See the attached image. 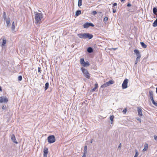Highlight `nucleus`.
Returning <instances> with one entry per match:
<instances>
[{
    "label": "nucleus",
    "mask_w": 157,
    "mask_h": 157,
    "mask_svg": "<svg viewBox=\"0 0 157 157\" xmlns=\"http://www.w3.org/2000/svg\"><path fill=\"white\" fill-rule=\"evenodd\" d=\"M35 21L36 24H40L41 22V20L43 18V15L42 13H39L37 12H35Z\"/></svg>",
    "instance_id": "nucleus-1"
},
{
    "label": "nucleus",
    "mask_w": 157,
    "mask_h": 157,
    "mask_svg": "<svg viewBox=\"0 0 157 157\" xmlns=\"http://www.w3.org/2000/svg\"><path fill=\"white\" fill-rule=\"evenodd\" d=\"M78 36L81 38H88L89 39H91L93 37V36L92 34L87 33L78 34Z\"/></svg>",
    "instance_id": "nucleus-2"
},
{
    "label": "nucleus",
    "mask_w": 157,
    "mask_h": 157,
    "mask_svg": "<svg viewBox=\"0 0 157 157\" xmlns=\"http://www.w3.org/2000/svg\"><path fill=\"white\" fill-rule=\"evenodd\" d=\"M81 69L82 72L84 75V76L88 78H89L90 76V74L88 72V71L83 67H82Z\"/></svg>",
    "instance_id": "nucleus-3"
},
{
    "label": "nucleus",
    "mask_w": 157,
    "mask_h": 157,
    "mask_svg": "<svg viewBox=\"0 0 157 157\" xmlns=\"http://www.w3.org/2000/svg\"><path fill=\"white\" fill-rule=\"evenodd\" d=\"M48 142L49 143L51 144L54 143L56 141L55 136L53 135H50L48 137Z\"/></svg>",
    "instance_id": "nucleus-4"
},
{
    "label": "nucleus",
    "mask_w": 157,
    "mask_h": 157,
    "mask_svg": "<svg viewBox=\"0 0 157 157\" xmlns=\"http://www.w3.org/2000/svg\"><path fill=\"white\" fill-rule=\"evenodd\" d=\"M128 80L125 78L123 81L122 85V88L123 89H126L127 87V85L128 82Z\"/></svg>",
    "instance_id": "nucleus-5"
},
{
    "label": "nucleus",
    "mask_w": 157,
    "mask_h": 157,
    "mask_svg": "<svg viewBox=\"0 0 157 157\" xmlns=\"http://www.w3.org/2000/svg\"><path fill=\"white\" fill-rule=\"evenodd\" d=\"M8 101V100L6 97H4L3 96L0 97V103H7Z\"/></svg>",
    "instance_id": "nucleus-6"
},
{
    "label": "nucleus",
    "mask_w": 157,
    "mask_h": 157,
    "mask_svg": "<svg viewBox=\"0 0 157 157\" xmlns=\"http://www.w3.org/2000/svg\"><path fill=\"white\" fill-rule=\"evenodd\" d=\"M94 27V25L91 23H86L84 24L83 27L84 28H87L90 26Z\"/></svg>",
    "instance_id": "nucleus-7"
},
{
    "label": "nucleus",
    "mask_w": 157,
    "mask_h": 157,
    "mask_svg": "<svg viewBox=\"0 0 157 157\" xmlns=\"http://www.w3.org/2000/svg\"><path fill=\"white\" fill-rule=\"evenodd\" d=\"M48 149L46 147H44V157H47V154L48 153Z\"/></svg>",
    "instance_id": "nucleus-8"
},
{
    "label": "nucleus",
    "mask_w": 157,
    "mask_h": 157,
    "mask_svg": "<svg viewBox=\"0 0 157 157\" xmlns=\"http://www.w3.org/2000/svg\"><path fill=\"white\" fill-rule=\"evenodd\" d=\"M11 138L13 142L17 144L18 142L17 141L15 136L14 134H12L11 136Z\"/></svg>",
    "instance_id": "nucleus-9"
},
{
    "label": "nucleus",
    "mask_w": 157,
    "mask_h": 157,
    "mask_svg": "<svg viewBox=\"0 0 157 157\" xmlns=\"http://www.w3.org/2000/svg\"><path fill=\"white\" fill-rule=\"evenodd\" d=\"M142 109L141 108L138 107L137 108V111L138 114L139 116H142L143 115V114L142 112Z\"/></svg>",
    "instance_id": "nucleus-10"
},
{
    "label": "nucleus",
    "mask_w": 157,
    "mask_h": 157,
    "mask_svg": "<svg viewBox=\"0 0 157 157\" xmlns=\"http://www.w3.org/2000/svg\"><path fill=\"white\" fill-rule=\"evenodd\" d=\"M10 20L9 18H8L6 20V26L7 27H9L10 26Z\"/></svg>",
    "instance_id": "nucleus-11"
},
{
    "label": "nucleus",
    "mask_w": 157,
    "mask_h": 157,
    "mask_svg": "<svg viewBox=\"0 0 157 157\" xmlns=\"http://www.w3.org/2000/svg\"><path fill=\"white\" fill-rule=\"evenodd\" d=\"M15 25H14V22L13 21L12 24V26H11V29L13 33H14L15 32L14 31L15 29Z\"/></svg>",
    "instance_id": "nucleus-12"
},
{
    "label": "nucleus",
    "mask_w": 157,
    "mask_h": 157,
    "mask_svg": "<svg viewBox=\"0 0 157 157\" xmlns=\"http://www.w3.org/2000/svg\"><path fill=\"white\" fill-rule=\"evenodd\" d=\"M6 42V39H3L1 45V46L2 47V48H3L4 46H5Z\"/></svg>",
    "instance_id": "nucleus-13"
},
{
    "label": "nucleus",
    "mask_w": 157,
    "mask_h": 157,
    "mask_svg": "<svg viewBox=\"0 0 157 157\" xmlns=\"http://www.w3.org/2000/svg\"><path fill=\"white\" fill-rule=\"evenodd\" d=\"M81 13V10H78L75 13V16L76 17L78 16Z\"/></svg>",
    "instance_id": "nucleus-14"
},
{
    "label": "nucleus",
    "mask_w": 157,
    "mask_h": 157,
    "mask_svg": "<svg viewBox=\"0 0 157 157\" xmlns=\"http://www.w3.org/2000/svg\"><path fill=\"white\" fill-rule=\"evenodd\" d=\"M87 51L89 53H92L93 52V49L91 47H89L87 49Z\"/></svg>",
    "instance_id": "nucleus-15"
},
{
    "label": "nucleus",
    "mask_w": 157,
    "mask_h": 157,
    "mask_svg": "<svg viewBox=\"0 0 157 157\" xmlns=\"http://www.w3.org/2000/svg\"><path fill=\"white\" fill-rule=\"evenodd\" d=\"M90 64L88 62L86 61V62H85L84 61L83 63L82 64V65L84 67H87L88 66H89Z\"/></svg>",
    "instance_id": "nucleus-16"
},
{
    "label": "nucleus",
    "mask_w": 157,
    "mask_h": 157,
    "mask_svg": "<svg viewBox=\"0 0 157 157\" xmlns=\"http://www.w3.org/2000/svg\"><path fill=\"white\" fill-rule=\"evenodd\" d=\"M106 83L108 86H109V85L113 84L114 83V82L112 80H110Z\"/></svg>",
    "instance_id": "nucleus-17"
},
{
    "label": "nucleus",
    "mask_w": 157,
    "mask_h": 157,
    "mask_svg": "<svg viewBox=\"0 0 157 157\" xmlns=\"http://www.w3.org/2000/svg\"><path fill=\"white\" fill-rule=\"evenodd\" d=\"M150 97V99L153 98V93L152 91H150L149 92Z\"/></svg>",
    "instance_id": "nucleus-18"
},
{
    "label": "nucleus",
    "mask_w": 157,
    "mask_h": 157,
    "mask_svg": "<svg viewBox=\"0 0 157 157\" xmlns=\"http://www.w3.org/2000/svg\"><path fill=\"white\" fill-rule=\"evenodd\" d=\"M98 87V84H95L94 87L91 90V91L92 92L94 91Z\"/></svg>",
    "instance_id": "nucleus-19"
},
{
    "label": "nucleus",
    "mask_w": 157,
    "mask_h": 157,
    "mask_svg": "<svg viewBox=\"0 0 157 157\" xmlns=\"http://www.w3.org/2000/svg\"><path fill=\"white\" fill-rule=\"evenodd\" d=\"M49 86V83L48 82H46L45 84L44 89L45 90H46L48 88Z\"/></svg>",
    "instance_id": "nucleus-20"
},
{
    "label": "nucleus",
    "mask_w": 157,
    "mask_h": 157,
    "mask_svg": "<svg viewBox=\"0 0 157 157\" xmlns=\"http://www.w3.org/2000/svg\"><path fill=\"white\" fill-rule=\"evenodd\" d=\"M153 12L154 14H155V15H157V8H156V7H154L153 9Z\"/></svg>",
    "instance_id": "nucleus-21"
},
{
    "label": "nucleus",
    "mask_w": 157,
    "mask_h": 157,
    "mask_svg": "<svg viewBox=\"0 0 157 157\" xmlns=\"http://www.w3.org/2000/svg\"><path fill=\"white\" fill-rule=\"evenodd\" d=\"M148 148V144H145L144 145V148L143 149V151H146Z\"/></svg>",
    "instance_id": "nucleus-22"
},
{
    "label": "nucleus",
    "mask_w": 157,
    "mask_h": 157,
    "mask_svg": "<svg viewBox=\"0 0 157 157\" xmlns=\"http://www.w3.org/2000/svg\"><path fill=\"white\" fill-rule=\"evenodd\" d=\"M140 44L143 48H146L147 47V45L143 42H140Z\"/></svg>",
    "instance_id": "nucleus-23"
},
{
    "label": "nucleus",
    "mask_w": 157,
    "mask_h": 157,
    "mask_svg": "<svg viewBox=\"0 0 157 157\" xmlns=\"http://www.w3.org/2000/svg\"><path fill=\"white\" fill-rule=\"evenodd\" d=\"M153 26L154 27H155L157 26V18L156 19L153 23Z\"/></svg>",
    "instance_id": "nucleus-24"
},
{
    "label": "nucleus",
    "mask_w": 157,
    "mask_h": 157,
    "mask_svg": "<svg viewBox=\"0 0 157 157\" xmlns=\"http://www.w3.org/2000/svg\"><path fill=\"white\" fill-rule=\"evenodd\" d=\"M82 0H78V7H80L82 5Z\"/></svg>",
    "instance_id": "nucleus-25"
},
{
    "label": "nucleus",
    "mask_w": 157,
    "mask_h": 157,
    "mask_svg": "<svg viewBox=\"0 0 157 157\" xmlns=\"http://www.w3.org/2000/svg\"><path fill=\"white\" fill-rule=\"evenodd\" d=\"M151 100L152 102L155 106H157V102H155L153 98L151 99Z\"/></svg>",
    "instance_id": "nucleus-26"
},
{
    "label": "nucleus",
    "mask_w": 157,
    "mask_h": 157,
    "mask_svg": "<svg viewBox=\"0 0 157 157\" xmlns=\"http://www.w3.org/2000/svg\"><path fill=\"white\" fill-rule=\"evenodd\" d=\"M87 150V146H85L84 147V153H84L86 154Z\"/></svg>",
    "instance_id": "nucleus-27"
},
{
    "label": "nucleus",
    "mask_w": 157,
    "mask_h": 157,
    "mask_svg": "<svg viewBox=\"0 0 157 157\" xmlns=\"http://www.w3.org/2000/svg\"><path fill=\"white\" fill-rule=\"evenodd\" d=\"M135 155L134 157H137L138 155V153L137 150L136 149L135 150Z\"/></svg>",
    "instance_id": "nucleus-28"
},
{
    "label": "nucleus",
    "mask_w": 157,
    "mask_h": 157,
    "mask_svg": "<svg viewBox=\"0 0 157 157\" xmlns=\"http://www.w3.org/2000/svg\"><path fill=\"white\" fill-rule=\"evenodd\" d=\"M84 62V60L83 58H81L80 60V63L82 65Z\"/></svg>",
    "instance_id": "nucleus-29"
},
{
    "label": "nucleus",
    "mask_w": 157,
    "mask_h": 157,
    "mask_svg": "<svg viewBox=\"0 0 157 157\" xmlns=\"http://www.w3.org/2000/svg\"><path fill=\"white\" fill-rule=\"evenodd\" d=\"M108 86L107 84H106V83H105L104 84L102 85L101 86V88H105V87H106L107 86Z\"/></svg>",
    "instance_id": "nucleus-30"
},
{
    "label": "nucleus",
    "mask_w": 157,
    "mask_h": 157,
    "mask_svg": "<svg viewBox=\"0 0 157 157\" xmlns=\"http://www.w3.org/2000/svg\"><path fill=\"white\" fill-rule=\"evenodd\" d=\"M134 52L136 54H138L140 53L139 51L137 49H135L134 50Z\"/></svg>",
    "instance_id": "nucleus-31"
},
{
    "label": "nucleus",
    "mask_w": 157,
    "mask_h": 157,
    "mask_svg": "<svg viewBox=\"0 0 157 157\" xmlns=\"http://www.w3.org/2000/svg\"><path fill=\"white\" fill-rule=\"evenodd\" d=\"M3 18L5 20L6 18V14L5 12H4L3 13Z\"/></svg>",
    "instance_id": "nucleus-32"
},
{
    "label": "nucleus",
    "mask_w": 157,
    "mask_h": 157,
    "mask_svg": "<svg viewBox=\"0 0 157 157\" xmlns=\"http://www.w3.org/2000/svg\"><path fill=\"white\" fill-rule=\"evenodd\" d=\"M140 59L136 58V59L135 61V64H136L137 63H138V62L140 61Z\"/></svg>",
    "instance_id": "nucleus-33"
},
{
    "label": "nucleus",
    "mask_w": 157,
    "mask_h": 157,
    "mask_svg": "<svg viewBox=\"0 0 157 157\" xmlns=\"http://www.w3.org/2000/svg\"><path fill=\"white\" fill-rule=\"evenodd\" d=\"M114 117L113 115L111 116L110 117L109 119L111 121L113 120V118H114Z\"/></svg>",
    "instance_id": "nucleus-34"
},
{
    "label": "nucleus",
    "mask_w": 157,
    "mask_h": 157,
    "mask_svg": "<svg viewBox=\"0 0 157 157\" xmlns=\"http://www.w3.org/2000/svg\"><path fill=\"white\" fill-rule=\"evenodd\" d=\"M108 20V17H105L104 19H103V21L104 22H106Z\"/></svg>",
    "instance_id": "nucleus-35"
},
{
    "label": "nucleus",
    "mask_w": 157,
    "mask_h": 157,
    "mask_svg": "<svg viewBox=\"0 0 157 157\" xmlns=\"http://www.w3.org/2000/svg\"><path fill=\"white\" fill-rule=\"evenodd\" d=\"M22 79V77L21 75H20L18 77V80L21 81Z\"/></svg>",
    "instance_id": "nucleus-36"
},
{
    "label": "nucleus",
    "mask_w": 157,
    "mask_h": 157,
    "mask_svg": "<svg viewBox=\"0 0 157 157\" xmlns=\"http://www.w3.org/2000/svg\"><path fill=\"white\" fill-rule=\"evenodd\" d=\"M117 7V6L116 7V8H113V13H115L116 12V8Z\"/></svg>",
    "instance_id": "nucleus-37"
},
{
    "label": "nucleus",
    "mask_w": 157,
    "mask_h": 157,
    "mask_svg": "<svg viewBox=\"0 0 157 157\" xmlns=\"http://www.w3.org/2000/svg\"><path fill=\"white\" fill-rule=\"evenodd\" d=\"M136 56H137V58H139V59H140V57H141V55L140 54V53H139L138 54H136Z\"/></svg>",
    "instance_id": "nucleus-38"
},
{
    "label": "nucleus",
    "mask_w": 157,
    "mask_h": 157,
    "mask_svg": "<svg viewBox=\"0 0 157 157\" xmlns=\"http://www.w3.org/2000/svg\"><path fill=\"white\" fill-rule=\"evenodd\" d=\"M117 4L116 3H114L113 4V8H116V7H115V6H117Z\"/></svg>",
    "instance_id": "nucleus-39"
},
{
    "label": "nucleus",
    "mask_w": 157,
    "mask_h": 157,
    "mask_svg": "<svg viewBox=\"0 0 157 157\" xmlns=\"http://www.w3.org/2000/svg\"><path fill=\"white\" fill-rule=\"evenodd\" d=\"M127 110V109L125 108L123 110L122 112L123 113L125 114L126 113Z\"/></svg>",
    "instance_id": "nucleus-40"
},
{
    "label": "nucleus",
    "mask_w": 157,
    "mask_h": 157,
    "mask_svg": "<svg viewBox=\"0 0 157 157\" xmlns=\"http://www.w3.org/2000/svg\"><path fill=\"white\" fill-rule=\"evenodd\" d=\"M38 72L40 73L41 71V68L40 67H38Z\"/></svg>",
    "instance_id": "nucleus-41"
},
{
    "label": "nucleus",
    "mask_w": 157,
    "mask_h": 157,
    "mask_svg": "<svg viewBox=\"0 0 157 157\" xmlns=\"http://www.w3.org/2000/svg\"><path fill=\"white\" fill-rule=\"evenodd\" d=\"M121 148V144L120 143L118 147V149L119 150H120Z\"/></svg>",
    "instance_id": "nucleus-42"
},
{
    "label": "nucleus",
    "mask_w": 157,
    "mask_h": 157,
    "mask_svg": "<svg viewBox=\"0 0 157 157\" xmlns=\"http://www.w3.org/2000/svg\"><path fill=\"white\" fill-rule=\"evenodd\" d=\"M92 13L93 15H95L97 14V12L95 11H94Z\"/></svg>",
    "instance_id": "nucleus-43"
},
{
    "label": "nucleus",
    "mask_w": 157,
    "mask_h": 157,
    "mask_svg": "<svg viewBox=\"0 0 157 157\" xmlns=\"http://www.w3.org/2000/svg\"><path fill=\"white\" fill-rule=\"evenodd\" d=\"M6 106L5 105H3L2 107V109H3V110H5L6 109Z\"/></svg>",
    "instance_id": "nucleus-44"
},
{
    "label": "nucleus",
    "mask_w": 157,
    "mask_h": 157,
    "mask_svg": "<svg viewBox=\"0 0 157 157\" xmlns=\"http://www.w3.org/2000/svg\"><path fill=\"white\" fill-rule=\"evenodd\" d=\"M131 4L130 3H128V4L127 5V6L128 7H130L131 6Z\"/></svg>",
    "instance_id": "nucleus-45"
},
{
    "label": "nucleus",
    "mask_w": 157,
    "mask_h": 157,
    "mask_svg": "<svg viewBox=\"0 0 157 157\" xmlns=\"http://www.w3.org/2000/svg\"><path fill=\"white\" fill-rule=\"evenodd\" d=\"M86 154L83 153V154L82 157H86Z\"/></svg>",
    "instance_id": "nucleus-46"
},
{
    "label": "nucleus",
    "mask_w": 157,
    "mask_h": 157,
    "mask_svg": "<svg viewBox=\"0 0 157 157\" xmlns=\"http://www.w3.org/2000/svg\"><path fill=\"white\" fill-rule=\"evenodd\" d=\"M154 138L155 140H157V136H154Z\"/></svg>",
    "instance_id": "nucleus-47"
},
{
    "label": "nucleus",
    "mask_w": 157,
    "mask_h": 157,
    "mask_svg": "<svg viewBox=\"0 0 157 157\" xmlns=\"http://www.w3.org/2000/svg\"><path fill=\"white\" fill-rule=\"evenodd\" d=\"M117 49V48H112L111 49V50H112V49H113L114 50H116V49Z\"/></svg>",
    "instance_id": "nucleus-48"
},
{
    "label": "nucleus",
    "mask_w": 157,
    "mask_h": 157,
    "mask_svg": "<svg viewBox=\"0 0 157 157\" xmlns=\"http://www.w3.org/2000/svg\"><path fill=\"white\" fill-rule=\"evenodd\" d=\"M113 120L111 121V124H112L113 123Z\"/></svg>",
    "instance_id": "nucleus-49"
},
{
    "label": "nucleus",
    "mask_w": 157,
    "mask_h": 157,
    "mask_svg": "<svg viewBox=\"0 0 157 157\" xmlns=\"http://www.w3.org/2000/svg\"><path fill=\"white\" fill-rule=\"evenodd\" d=\"M2 88L1 86H0V91H2Z\"/></svg>",
    "instance_id": "nucleus-50"
},
{
    "label": "nucleus",
    "mask_w": 157,
    "mask_h": 157,
    "mask_svg": "<svg viewBox=\"0 0 157 157\" xmlns=\"http://www.w3.org/2000/svg\"><path fill=\"white\" fill-rule=\"evenodd\" d=\"M93 139H92L90 141V143H92V142H93Z\"/></svg>",
    "instance_id": "nucleus-51"
},
{
    "label": "nucleus",
    "mask_w": 157,
    "mask_h": 157,
    "mask_svg": "<svg viewBox=\"0 0 157 157\" xmlns=\"http://www.w3.org/2000/svg\"><path fill=\"white\" fill-rule=\"evenodd\" d=\"M125 0H121V2H124V1H125Z\"/></svg>",
    "instance_id": "nucleus-52"
},
{
    "label": "nucleus",
    "mask_w": 157,
    "mask_h": 157,
    "mask_svg": "<svg viewBox=\"0 0 157 157\" xmlns=\"http://www.w3.org/2000/svg\"><path fill=\"white\" fill-rule=\"evenodd\" d=\"M156 32H153L152 33V34L154 35L155 33Z\"/></svg>",
    "instance_id": "nucleus-53"
},
{
    "label": "nucleus",
    "mask_w": 157,
    "mask_h": 157,
    "mask_svg": "<svg viewBox=\"0 0 157 157\" xmlns=\"http://www.w3.org/2000/svg\"><path fill=\"white\" fill-rule=\"evenodd\" d=\"M156 92L157 93V87L156 88Z\"/></svg>",
    "instance_id": "nucleus-54"
},
{
    "label": "nucleus",
    "mask_w": 157,
    "mask_h": 157,
    "mask_svg": "<svg viewBox=\"0 0 157 157\" xmlns=\"http://www.w3.org/2000/svg\"><path fill=\"white\" fill-rule=\"evenodd\" d=\"M154 39L155 40V37H154Z\"/></svg>",
    "instance_id": "nucleus-55"
}]
</instances>
